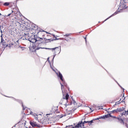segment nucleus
Returning <instances> with one entry per match:
<instances>
[{
  "instance_id": "nucleus-1",
  "label": "nucleus",
  "mask_w": 128,
  "mask_h": 128,
  "mask_svg": "<svg viewBox=\"0 0 128 128\" xmlns=\"http://www.w3.org/2000/svg\"><path fill=\"white\" fill-rule=\"evenodd\" d=\"M57 75L58 78H60V80H62V83L60 82V84L61 85V88L62 90V94H64V91L62 90V88H64V86H66L68 84H66V82H64V80L62 78V73L59 72L58 74L57 73Z\"/></svg>"
},
{
  "instance_id": "nucleus-2",
  "label": "nucleus",
  "mask_w": 128,
  "mask_h": 128,
  "mask_svg": "<svg viewBox=\"0 0 128 128\" xmlns=\"http://www.w3.org/2000/svg\"><path fill=\"white\" fill-rule=\"evenodd\" d=\"M34 36H34V38H23V40H29V42H32V44H34V42H36V44H38V40H40H40H48L46 38H34Z\"/></svg>"
},
{
  "instance_id": "nucleus-3",
  "label": "nucleus",
  "mask_w": 128,
  "mask_h": 128,
  "mask_svg": "<svg viewBox=\"0 0 128 128\" xmlns=\"http://www.w3.org/2000/svg\"><path fill=\"white\" fill-rule=\"evenodd\" d=\"M42 40H38L37 44H36L34 46H33L34 49L35 50H38L40 48H42V50H44V48H42Z\"/></svg>"
},
{
  "instance_id": "nucleus-4",
  "label": "nucleus",
  "mask_w": 128,
  "mask_h": 128,
  "mask_svg": "<svg viewBox=\"0 0 128 128\" xmlns=\"http://www.w3.org/2000/svg\"><path fill=\"white\" fill-rule=\"evenodd\" d=\"M28 112H29V114H32L34 116V120H38V115L36 114H34L30 108L28 109Z\"/></svg>"
},
{
  "instance_id": "nucleus-5",
  "label": "nucleus",
  "mask_w": 128,
  "mask_h": 128,
  "mask_svg": "<svg viewBox=\"0 0 128 128\" xmlns=\"http://www.w3.org/2000/svg\"><path fill=\"white\" fill-rule=\"evenodd\" d=\"M30 126H32V128H34L35 126H37V128H40V126L38 125L36 122L34 121H30Z\"/></svg>"
},
{
  "instance_id": "nucleus-6",
  "label": "nucleus",
  "mask_w": 128,
  "mask_h": 128,
  "mask_svg": "<svg viewBox=\"0 0 128 128\" xmlns=\"http://www.w3.org/2000/svg\"><path fill=\"white\" fill-rule=\"evenodd\" d=\"M0 44H2V46H4V48H6L8 46V44H6V42L4 41V40L1 39V42Z\"/></svg>"
},
{
  "instance_id": "nucleus-7",
  "label": "nucleus",
  "mask_w": 128,
  "mask_h": 128,
  "mask_svg": "<svg viewBox=\"0 0 128 128\" xmlns=\"http://www.w3.org/2000/svg\"><path fill=\"white\" fill-rule=\"evenodd\" d=\"M118 12H120V11H116L114 14H113L112 15H111L110 16H109L108 18L105 20L103 22H106V20H108L109 18H112V16H116V14H118Z\"/></svg>"
},
{
  "instance_id": "nucleus-8",
  "label": "nucleus",
  "mask_w": 128,
  "mask_h": 128,
  "mask_svg": "<svg viewBox=\"0 0 128 128\" xmlns=\"http://www.w3.org/2000/svg\"><path fill=\"white\" fill-rule=\"evenodd\" d=\"M70 96L68 94H66V95L64 96V94H63V100H65L66 102H68V98Z\"/></svg>"
},
{
  "instance_id": "nucleus-9",
  "label": "nucleus",
  "mask_w": 128,
  "mask_h": 128,
  "mask_svg": "<svg viewBox=\"0 0 128 128\" xmlns=\"http://www.w3.org/2000/svg\"><path fill=\"white\" fill-rule=\"evenodd\" d=\"M44 48V50H56V49H58V47H56L55 48Z\"/></svg>"
},
{
  "instance_id": "nucleus-10",
  "label": "nucleus",
  "mask_w": 128,
  "mask_h": 128,
  "mask_svg": "<svg viewBox=\"0 0 128 128\" xmlns=\"http://www.w3.org/2000/svg\"><path fill=\"white\" fill-rule=\"evenodd\" d=\"M119 122H120V124H124V120L120 118H116Z\"/></svg>"
},
{
  "instance_id": "nucleus-11",
  "label": "nucleus",
  "mask_w": 128,
  "mask_h": 128,
  "mask_svg": "<svg viewBox=\"0 0 128 128\" xmlns=\"http://www.w3.org/2000/svg\"><path fill=\"white\" fill-rule=\"evenodd\" d=\"M128 110L127 111L126 110H124V112H123L122 114H121V116H128Z\"/></svg>"
},
{
  "instance_id": "nucleus-12",
  "label": "nucleus",
  "mask_w": 128,
  "mask_h": 128,
  "mask_svg": "<svg viewBox=\"0 0 128 128\" xmlns=\"http://www.w3.org/2000/svg\"><path fill=\"white\" fill-rule=\"evenodd\" d=\"M124 108H118V112H124Z\"/></svg>"
},
{
  "instance_id": "nucleus-13",
  "label": "nucleus",
  "mask_w": 128,
  "mask_h": 128,
  "mask_svg": "<svg viewBox=\"0 0 128 128\" xmlns=\"http://www.w3.org/2000/svg\"><path fill=\"white\" fill-rule=\"evenodd\" d=\"M112 112L114 113V112H118V108L116 110H113Z\"/></svg>"
},
{
  "instance_id": "nucleus-14",
  "label": "nucleus",
  "mask_w": 128,
  "mask_h": 128,
  "mask_svg": "<svg viewBox=\"0 0 128 128\" xmlns=\"http://www.w3.org/2000/svg\"><path fill=\"white\" fill-rule=\"evenodd\" d=\"M4 6H10V3L6 2L4 3Z\"/></svg>"
},
{
  "instance_id": "nucleus-15",
  "label": "nucleus",
  "mask_w": 128,
  "mask_h": 128,
  "mask_svg": "<svg viewBox=\"0 0 128 128\" xmlns=\"http://www.w3.org/2000/svg\"><path fill=\"white\" fill-rule=\"evenodd\" d=\"M12 46H14V44L12 43H10V44H8V46L10 48V47Z\"/></svg>"
},
{
  "instance_id": "nucleus-16",
  "label": "nucleus",
  "mask_w": 128,
  "mask_h": 128,
  "mask_svg": "<svg viewBox=\"0 0 128 128\" xmlns=\"http://www.w3.org/2000/svg\"><path fill=\"white\" fill-rule=\"evenodd\" d=\"M94 120H93L90 121H89V126H90V124H92V122H94Z\"/></svg>"
},
{
  "instance_id": "nucleus-17",
  "label": "nucleus",
  "mask_w": 128,
  "mask_h": 128,
  "mask_svg": "<svg viewBox=\"0 0 128 128\" xmlns=\"http://www.w3.org/2000/svg\"><path fill=\"white\" fill-rule=\"evenodd\" d=\"M70 34H66L64 35V36H70Z\"/></svg>"
},
{
  "instance_id": "nucleus-18",
  "label": "nucleus",
  "mask_w": 128,
  "mask_h": 128,
  "mask_svg": "<svg viewBox=\"0 0 128 128\" xmlns=\"http://www.w3.org/2000/svg\"><path fill=\"white\" fill-rule=\"evenodd\" d=\"M89 124V121H84V122H82V124Z\"/></svg>"
},
{
  "instance_id": "nucleus-19",
  "label": "nucleus",
  "mask_w": 128,
  "mask_h": 128,
  "mask_svg": "<svg viewBox=\"0 0 128 128\" xmlns=\"http://www.w3.org/2000/svg\"><path fill=\"white\" fill-rule=\"evenodd\" d=\"M110 118V117H109V116H108V114L105 115V118Z\"/></svg>"
},
{
  "instance_id": "nucleus-20",
  "label": "nucleus",
  "mask_w": 128,
  "mask_h": 128,
  "mask_svg": "<svg viewBox=\"0 0 128 128\" xmlns=\"http://www.w3.org/2000/svg\"><path fill=\"white\" fill-rule=\"evenodd\" d=\"M100 118H106L105 115L103 116H101Z\"/></svg>"
},
{
  "instance_id": "nucleus-21",
  "label": "nucleus",
  "mask_w": 128,
  "mask_h": 128,
  "mask_svg": "<svg viewBox=\"0 0 128 128\" xmlns=\"http://www.w3.org/2000/svg\"><path fill=\"white\" fill-rule=\"evenodd\" d=\"M56 54L53 56L52 62H54V58H56Z\"/></svg>"
},
{
  "instance_id": "nucleus-22",
  "label": "nucleus",
  "mask_w": 128,
  "mask_h": 128,
  "mask_svg": "<svg viewBox=\"0 0 128 128\" xmlns=\"http://www.w3.org/2000/svg\"><path fill=\"white\" fill-rule=\"evenodd\" d=\"M120 104V102H116V104L114 106H116V104Z\"/></svg>"
},
{
  "instance_id": "nucleus-23",
  "label": "nucleus",
  "mask_w": 128,
  "mask_h": 128,
  "mask_svg": "<svg viewBox=\"0 0 128 128\" xmlns=\"http://www.w3.org/2000/svg\"><path fill=\"white\" fill-rule=\"evenodd\" d=\"M22 106L23 108V110H26V108H24V104H22Z\"/></svg>"
},
{
  "instance_id": "nucleus-24",
  "label": "nucleus",
  "mask_w": 128,
  "mask_h": 128,
  "mask_svg": "<svg viewBox=\"0 0 128 128\" xmlns=\"http://www.w3.org/2000/svg\"><path fill=\"white\" fill-rule=\"evenodd\" d=\"M119 86H120V88H122V90H123V92H124V88H122V86H120V85H119Z\"/></svg>"
},
{
  "instance_id": "nucleus-25",
  "label": "nucleus",
  "mask_w": 128,
  "mask_h": 128,
  "mask_svg": "<svg viewBox=\"0 0 128 128\" xmlns=\"http://www.w3.org/2000/svg\"><path fill=\"white\" fill-rule=\"evenodd\" d=\"M108 116H109V118H112V116H111L110 114H109Z\"/></svg>"
},
{
  "instance_id": "nucleus-26",
  "label": "nucleus",
  "mask_w": 128,
  "mask_h": 128,
  "mask_svg": "<svg viewBox=\"0 0 128 128\" xmlns=\"http://www.w3.org/2000/svg\"><path fill=\"white\" fill-rule=\"evenodd\" d=\"M3 26L0 25V30H2V28Z\"/></svg>"
},
{
  "instance_id": "nucleus-27",
  "label": "nucleus",
  "mask_w": 128,
  "mask_h": 128,
  "mask_svg": "<svg viewBox=\"0 0 128 128\" xmlns=\"http://www.w3.org/2000/svg\"><path fill=\"white\" fill-rule=\"evenodd\" d=\"M12 13L9 14L8 15L6 16H11Z\"/></svg>"
},
{
  "instance_id": "nucleus-28",
  "label": "nucleus",
  "mask_w": 128,
  "mask_h": 128,
  "mask_svg": "<svg viewBox=\"0 0 128 128\" xmlns=\"http://www.w3.org/2000/svg\"><path fill=\"white\" fill-rule=\"evenodd\" d=\"M26 34V35L28 36V37H30V34L27 33L26 34Z\"/></svg>"
},
{
  "instance_id": "nucleus-29",
  "label": "nucleus",
  "mask_w": 128,
  "mask_h": 128,
  "mask_svg": "<svg viewBox=\"0 0 128 128\" xmlns=\"http://www.w3.org/2000/svg\"><path fill=\"white\" fill-rule=\"evenodd\" d=\"M2 36H3V34H1V36H0L1 40H2H2H4V38H2Z\"/></svg>"
},
{
  "instance_id": "nucleus-30",
  "label": "nucleus",
  "mask_w": 128,
  "mask_h": 128,
  "mask_svg": "<svg viewBox=\"0 0 128 128\" xmlns=\"http://www.w3.org/2000/svg\"><path fill=\"white\" fill-rule=\"evenodd\" d=\"M22 50H24V47H21Z\"/></svg>"
},
{
  "instance_id": "nucleus-31",
  "label": "nucleus",
  "mask_w": 128,
  "mask_h": 128,
  "mask_svg": "<svg viewBox=\"0 0 128 128\" xmlns=\"http://www.w3.org/2000/svg\"><path fill=\"white\" fill-rule=\"evenodd\" d=\"M112 118H116V116H112Z\"/></svg>"
},
{
  "instance_id": "nucleus-32",
  "label": "nucleus",
  "mask_w": 128,
  "mask_h": 128,
  "mask_svg": "<svg viewBox=\"0 0 128 128\" xmlns=\"http://www.w3.org/2000/svg\"><path fill=\"white\" fill-rule=\"evenodd\" d=\"M122 98H123V100H126V97H124V96H123Z\"/></svg>"
},
{
  "instance_id": "nucleus-33",
  "label": "nucleus",
  "mask_w": 128,
  "mask_h": 128,
  "mask_svg": "<svg viewBox=\"0 0 128 128\" xmlns=\"http://www.w3.org/2000/svg\"><path fill=\"white\" fill-rule=\"evenodd\" d=\"M0 32H1V34H2V30H0Z\"/></svg>"
},
{
  "instance_id": "nucleus-34",
  "label": "nucleus",
  "mask_w": 128,
  "mask_h": 128,
  "mask_svg": "<svg viewBox=\"0 0 128 128\" xmlns=\"http://www.w3.org/2000/svg\"><path fill=\"white\" fill-rule=\"evenodd\" d=\"M65 106H68V104L66 103V104H65Z\"/></svg>"
},
{
  "instance_id": "nucleus-35",
  "label": "nucleus",
  "mask_w": 128,
  "mask_h": 128,
  "mask_svg": "<svg viewBox=\"0 0 128 128\" xmlns=\"http://www.w3.org/2000/svg\"><path fill=\"white\" fill-rule=\"evenodd\" d=\"M94 120H100V118H96V119H94Z\"/></svg>"
},
{
  "instance_id": "nucleus-36",
  "label": "nucleus",
  "mask_w": 128,
  "mask_h": 128,
  "mask_svg": "<svg viewBox=\"0 0 128 128\" xmlns=\"http://www.w3.org/2000/svg\"><path fill=\"white\" fill-rule=\"evenodd\" d=\"M85 40L86 42V38H85Z\"/></svg>"
},
{
  "instance_id": "nucleus-37",
  "label": "nucleus",
  "mask_w": 128,
  "mask_h": 128,
  "mask_svg": "<svg viewBox=\"0 0 128 128\" xmlns=\"http://www.w3.org/2000/svg\"><path fill=\"white\" fill-rule=\"evenodd\" d=\"M116 82L118 84V86H120V84H118V83L117 81H116Z\"/></svg>"
},
{
  "instance_id": "nucleus-38",
  "label": "nucleus",
  "mask_w": 128,
  "mask_h": 128,
  "mask_svg": "<svg viewBox=\"0 0 128 128\" xmlns=\"http://www.w3.org/2000/svg\"><path fill=\"white\" fill-rule=\"evenodd\" d=\"M116 82L118 84V86H120V84H118V83L117 81H116Z\"/></svg>"
},
{
  "instance_id": "nucleus-39",
  "label": "nucleus",
  "mask_w": 128,
  "mask_h": 128,
  "mask_svg": "<svg viewBox=\"0 0 128 128\" xmlns=\"http://www.w3.org/2000/svg\"><path fill=\"white\" fill-rule=\"evenodd\" d=\"M122 102H124V100H122Z\"/></svg>"
},
{
  "instance_id": "nucleus-40",
  "label": "nucleus",
  "mask_w": 128,
  "mask_h": 128,
  "mask_svg": "<svg viewBox=\"0 0 128 128\" xmlns=\"http://www.w3.org/2000/svg\"><path fill=\"white\" fill-rule=\"evenodd\" d=\"M66 40V42H68V40Z\"/></svg>"
},
{
  "instance_id": "nucleus-41",
  "label": "nucleus",
  "mask_w": 128,
  "mask_h": 128,
  "mask_svg": "<svg viewBox=\"0 0 128 128\" xmlns=\"http://www.w3.org/2000/svg\"><path fill=\"white\" fill-rule=\"evenodd\" d=\"M0 16H2V14L0 13Z\"/></svg>"
},
{
  "instance_id": "nucleus-42",
  "label": "nucleus",
  "mask_w": 128,
  "mask_h": 128,
  "mask_svg": "<svg viewBox=\"0 0 128 128\" xmlns=\"http://www.w3.org/2000/svg\"><path fill=\"white\" fill-rule=\"evenodd\" d=\"M68 128H70V127H68Z\"/></svg>"
},
{
  "instance_id": "nucleus-43",
  "label": "nucleus",
  "mask_w": 128,
  "mask_h": 128,
  "mask_svg": "<svg viewBox=\"0 0 128 128\" xmlns=\"http://www.w3.org/2000/svg\"><path fill=\"white\" fill-rule=\"evenodd\" d=\"M51 66V68L52 69V66Z\"/></svg>"
},
{
  "instance_id": "nucleus-44",
  "label": "nucleus",
  "mask_w": 128,
  "mask_h": 128,
  "mask_svg": "<svg viewBox=\"0 0 128 128\" xmlns=\"http://www.w3.org/2000/svg\"><path fill=\"white\" fill-rule=\"evenodd\" d=\"M12 12H14V11H12Z\"/></svg>"
},
{
  "instance_id": "nucleus-45",
  "label": "nucleus",
  "mask_w": 128,
  "mask_h": 128,
  "mask_svg": "<svg viewBox=\"0 0 128 128\" xmlns=\"http://www.w3.org/2000/svg\"><path fill=\"white\" fill-rule=\"evenodd\" d=\"M90 110H92V108H90Z\"/></svg>"
}]
</instances>
